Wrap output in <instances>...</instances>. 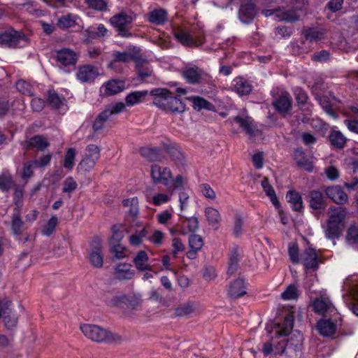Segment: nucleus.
<instances>
[{"mask_svg":"<svg viewBox=\"0 0 358 358\" xmlns=\"http://www.w3.org/2000/svg\"><path fill=\"white\" fill-rule=\"evenodd\" d=\"M150 175L154 184L164 185L168 192L173 193L176 189L182 187L185 183V178L178 175L174 179L169 168L157 164L151 166Z\"/></svg>","mask_w":358,"mask_h":358,"instance_id":"1","label":"nucleus"},{"mask_svg":"<svg viewBox=\"0 0 358 358\" xmlns=\"http://www.w3.org/2000/svg\"><path fill=\"white\" fill-rule=\"evenodd\" d=\"M331 213L327 222L325 236L327 238H338L345 228V220L348 212L345 208L338 206L331 208Z\"/></svg>","mask_w":358,"mask_h":358,"instance_id":"2","label":"nucleus"},{"mask_svg":"<svg viewBox=\"0 0 358 358\" xmlns=\"http://www.w3.org/2000/svg\"><path fill=\"white\" fill-rule=\"evenodd\" d=\"M80 328L87 338L95 342H114L116 341V337L117 340L120 339L119 336L113 335L108 330L98 325L83 324Z\"/></svg>","mask_w":358,"mask_h":358,"instance_id":"3","label":"nucleus"},{"mask_svg":"<svg viewBox=\"0 0 358 358\" xmlns=\"http://www.w3.org/2000/svg\"><path fill=\"white\" fill-rule=\"evenodd\" d=\"M135 19L136 15L133 12L122 11L113 15L110 22L120 36L129 38L132 36L129 26Z\"/></svg>","mask_w":358,"mask_h":358,"instance_id":"4","label":"nucleus"},{"mask_svg":"<svg viewBox=\"0 0 358 358\" xmlns=\"http://www.w3.org/2000/svg\"><path fill=\"white\" fill-rule=\"evenodd\" d=\"M28 44L27 37L21 31L8 29L0 32V45L8 48H22Z\"/></svg>","mask_w":358,"mask_h":358,"instance_id":"5","label":"nucleus"},{"mask_svg":"<svg viewBox=\"0 0 358 358\" xmlns=\"http://www.w3.org/2000/svg\"><path fill=\"white\" fill-rule=\"evenodd\" d=\"M100 157V149L94 144L88 145L85 149V154L77 166L78 171L87 172L92 170Z\"/></svg>","mask_w":358,"mask_h":358,"instance_id":"6","label":"nucleus"},{"mask_svg":"<svg viewBox=\"0 0 358 358\" xmlns=\"http://www.w3.org/2000/svg\"><path fill=\"white\" fill-rule=\"evenodd\" d=\"M181 75L186 83L200 85L206 81L208 75L197 66H186L181 70Z\"/></svg>","mask_w":358,"mask_h":358,"instance_id":"7","label":"nucleus"},{"mask_svg":"<svg viewBox=\"0 0 358 358\" xmlns=\"http://www.w3.org/2000/svg\"><path fill=\"white\" fill-rule=\"evenodd\" d=\"M303 337L300 332L294 333L287 339V344L282 353L287 354L292 358H296L301 355Z\"/></svg>","mask_w":358,"mask_h":358,"instance_id":"8","label":"nucleus"},{"mask_svg":"<svg viewBox=\"0 0 358 358\" xmlns=\"http://www.w3.org/2000/svg\"><path fill=\"white\" fill-rule=\"evenodd\" d=\"M232 120L239 125L250 139L253 140L255 137L261 136L260 130L257 129L256 124L251 117L237 115L234 117Z\"/></svg>","mask_w":358,"mask_h":358,"instance_id":"9","label":"nucleus"},{"mask_svg":"<svg viewBox=\"0 0 358 358\" xmlns=\"http://www.w3.org/2000/svg\"><path fill=\"white\" fill-rule=\"evenodd\" d=\"M150 95L153 96V104L158 108L166 111L173 94L165 88H155L150 91Z\"/></svg>","mask_w":358,"mask_h":358,"instance_id":"10","label":"nucleus"},{"mask_svg":"<svg viewBox=\"0 0 358 358\" xmlns=\"http://www.w3.org/2000/svg\"><path fill=\"white\" fill-rule=\"evenodd\" d=\"M319 257L316 250L308 247L300 254V262L307 270H317L319 266Z\"/></svg>","mask_w":358,"mask_h":358,"instance_id":"11","label":"nucleus"},{"mask_svg":"<svg viewBox=\"0 0 358 358\" xmlns=\"http://www.w3.org/2000/svg\"><path fill=\"white\" fill-rule=\"evenodd\" d=\"M257 14L255 4L251 1H243L238 10V17L241 22L245 24L251 22Z\"/></svg>","mask_w":358,"mask_h":358,"instance_id":"12","label":"nucleus"},{"mask_svg":"<svg viewBox=\"0 0 358 358\" xmlns=\"http://www.w3.org/2000/svg\"><path fill=\"white\" fill-rule=\"evenodd\" d=\"M327 196L334 203L343 205L348 202V196L343 189L339 185H331L325 187Z\"/></svg>","mask_w":358,"mask_h":358,"instance_id":"13","label":"nucleus"},{"mask_svg":"<svg viewBox=\"0 0 358 358\" xmlns=\"http://www.w3.org/2000/svg\"><path fill=\"white\" fill-rule=\"evenodd\" d=\"M78 59V54L70 48H63L57 51V61L64 66H75Z\"/></svg>","mask_w":358,"mask_h":358,"instance_id":"14","label":"nucleus"},{"mask_svg":"<svg viewBox=\"0 0 358 358\" xmlns=\"http://www.w3.org/2000/svg\"><path fill=\"white\" fill-rule=\"evenodd\" d=\"M99 76L97 69L92 65H84L78 67L76 77L82 83H91Z\"/></svg>","mask_w":358,"mask_h":358,"instance_id":"15","label":"nucleus"},{"mask_svg":"<svg viewBox=\"0 0 358 358\" xmlns=\"http://www.w3.org/2000/svg\"><path fill=\"white\" fill-rule=\"evenodd\" d=\"M313 310L320 315H326L335 312L336 310L333 304L326 299H316L313 303Z\"/></svg>","mask_w":358,"mask_h":358,"instance_id":"16","label":"nucleus"},{"mask_svg":"<svg viewBox=\"0 0 358 358\" xmlns=\"http://www.w3.org/2000/svg\"><path fill=\"white\" fill-rule=\"evenodd\" d=\"M309 206L314 210H323L326 207L324 196L319 190H312L308 195Z\"/></svg>","mask_w":358,"mask_h":358,"instance_id":"17","label":"nucleus"},{"mask_svg":"<svg viewBox=\"0 0 358 358\" xmlns=\"http://www.w3.org/2000/svg\"><path fill=\"white\" fill-rule=\"evenodd\" d=\"M273 106L282 115L286 116L292 108V99L289 94L280 96L274 102Z\"/></svg>","mask_w":358,"mask_h":358,"instance_id":"18","label":"nucleus"},{"mask_svg":"<svg viewBox=\"0 0 358 358\" xmlns=\"http://www.w3.org/2000/svg\"><path fill=\"white\" fill-rule=\"evenodd\" d=\"M230 297L237 299L246 294V285L243 278H237L230 285L228 289Z\"/></svg>","mask_w":358,"mask_h":358,"instance_id":"19","label":"nucleus"},{"mask_svg":"<svg viewBox=\"0 0 358 358\" xmlns=\"http://www.w3.org/2000/svg\"><path fill=\"white\" fill-rule=\"evenodd\" d=\"M197 310V304L193 301L182 303L174 309V315L176 317H190Z\"/></svg>","mask_w":358,"mask_h":358,"instance_id":"20","label":"nucleus"},{"mask_svg":"<svg viewBox=\"0 0 358 358\" xmlns=\"http://www.w3.org/2000/svg\"><path fill=\"white\" fill-rule=\"evenodd\" d=\"M317 329L320 335L331 337L336 331V325L330 319H323L317 322Z\"/></svg>","mask_w":358,"mask_h":358,"instance_id":"21","label":"nucleus"},{"mask_svg":"<svg viewBox=\"0 0 358 358\" xmlns=\"http://www.w3.org/2000/svg\"><path fill=\"white\" fill-rule=\"evenodd\" d=\"M294 317L292 313H288L285 317L284 321L281 324H278L275 328L276 333L280 336L289 335L294 327Z\"/></svg>","mask_w":358,"mask_h":358,"instance_id":"22","label":"nucleus"},{"mask_svg":"<svg viewBox=\"0 0 358 358\" xmlns=\"http://www.w3.org/2000/svg\"><path fill=\"white\" fill-rule=\"evenodd\" d=\"M148 260L149 258L147 252L144 250H140L137 252L133 262L136 268L139 271H152V268L148 264Z\"/></svg>","mask_w":358,"mask_h":358,"instance_id":"23","label":"nucleus"},{"mask_svg":"<svg viewBox=\"0 0 358 358\" xmlns=\"http://www.w3.org/2000/svg\"><path fill=\"white\" fill-rule=\"evenodd\" d=\"M131 266L129 264H119L115 268L116 278L120 280H131L134 278L135 272L131 269Z\"/></svg>","mask_w":358,"mask_h":358,"instance_id":"24","label":"nucleus"},{"mask_svg":"<svg viewBox=\"0 0 358 358\" xmlns=\"http://www.w3.org/2000/svg\"><path fill=\"white\" fill-rule=\"evenodd\" d=\"M294 157L299 167L303 169L308 172H311L313 171V166L306 157V154L302 148L296 149L294 152Z\"/></svg>","mask_w":358,"mask_h":358,"instance_id":"25","label":"nucleus"},{"mask_svg":"<svg viewBox=\"0 0 358 358\" xmlns=\"http://www.w3.org/2000/svg\"><path fill=\"white\" fill-rule=\"evenodd\" d=\"M147 16L148 21L155 25H162L168 20L167 12L164 9H155L150 11Z\"/></svg>","mask_w":358,"mask_h":358,"instance_id":"26","label":"nucleus"},{"mask_svg":"<svg viewBox=\"0 0 358 358\" xmlns=\"http://www.w3.org/2000/svg\"><path fill=\"white\" fill-rule=\"evenodd\" d=\"M277 13V20L279 22H294L299 20V15L297 13L296 9L285 10L282 7H278Z\"/></svg>","mask_w":358,"mask_h":358,"instance_id":"27","label":"nucleus"},{"mask_svg":"<svg viewBox=\"0 0 358 358\" xmlns=\"http://www.w3.org/2000/svg\"><path fill=\"white\" fill-rule=\"evenodd\" d=\"M48 146L49 143L48 141L39 135L33 136L29 140L25 141L24 145V148L27 150L36 148L40 150H44Z\"/></svg>","mask_w":358,"mask_h":358,"instance_id":"28","label":"nucleus"},{"mask_svg":"<svg viewBox=\"0 0 358 358\" xmlns=\"http://www.w3.org/2000/svg\"><path fill=\"white\" fill-rule=\"evenodd\" d=\"M328 138L331 145L335 148L343 149L345 146L347 138L340 131H331Z\"/></svg>","mask_w":358,"mask_h":358,"instance_id":"29","label":"nucleus"},{"mask_svg":"<svg viewBox=\"0 0 358 358\" xmlns=\"http://www.w3.org/2000/svg\"><path fill=\"white\" fill-rule=\"evenodd\" d=\"M205 216L208 224L215 229H217L218 225L222 220L219 211L214 208L207 207L205 209Z\"/></svg>","mask_w":358,"mask_h":358,"instance_id":"30","label":"nucleus"},{"mask_svg":"<svg viewBox=\"0 0 358 358\" xmlns=\"http://www.w3.org/2000/svg\"><path fill=\"white\" fill-rule=\"evenodd\" d=\"M15 186L16 183L10 173L8 170L3 171L0 174V189L3 192H8Z\"/></svg>","mask_w":358,"mask_h":358,"instance_id":"31","label":"nucleus"},{"mask_svg":"<svg viewBox=\"0 0 358 358\" xmlns=\"http://www.w3.org/2000/svg\"><path fill=\"white\" fill-rule=\"evenodd\" d=\"M106 94L113 95L123 91L125 88V83L121 80H111L104 85Z\"/></svg>","mask_w":358,"mask_h":358,"instance_id":"32","label":"nucleus"},{"mask_svg":"<svg viewBox=\"0 0 358 358\" xmlns=\"http://www.w3.org/2000/svg\"><path fill=\"white\" fill-rule=\"evenodd\" d=\"M148 94L147 90L134 91L128 94L125 98L126 105L133 106L141 103Z\"/></svg>","mask_w":358,"mask_h":358,"instance_id":"33","label":"nucleus"},{"mask_svg":"<svg viewBox=\"0 0 358 358\" xmlns=\"http://www.w3.org/2000/svg\"><path fill=\"white\" fill-rule=\"evenodd\" d=\"M113 59L108 64V67L114 69L117 62L128 63L133 59V55L128 52L114 51L112 53Z\"/></svg>","mask_w":358,"mask_h":358,"instance_id":"34","label":"nucleus"},{"mask_svg":"<svg viewBox=\"0 0 358 358\" xmlns=\"http://www.w3.org/2000/svg\"><path fill=\"white\" fill-rule=\"evenodd\" d=\"M65 101V98L63 96L59 95L55 90H48L47 102L51 108L59 109L61 106L64 105Z\"/></svg>","mask_w":358,"mask_h":358,"instance_id":"35","label":"nucleus"},{"mask_svg":"<svg viewBox=\"0 0 358 358\" xmlns=\"http://www.w3.org/2000/svg\"><path fill=\"white\" fill-rule=\"evenodd\" d=\"M286 199L294 211H300L303 208L302 198L299 192L289 190L286 194Z\"/></svg>","mask_w":358,"mask_h":358,"instance_id":"36","label":"nucleus"},{"mask_svg":"<svg viewBox=\"0 0 358 358\" xmlns=\"http://www.w3.org/2000/svg\"><path fill=\"white\" fill-rule=\"evenodd\" d=\"M234 84L235 92L240 96L249 94L252 90V85L242 78H236Z\"/></svg>","mask_w":358,"mask_h":358,"instance_id":"37","label":"nucleus"},{"mask_svg":"<svg viewBox=\"0 0 358 358\" xmlns=\"http://www.w3.org/2000/svg\"><path fill=\"white\" fill-rule=\"evenodd\" d=\"M141 155L150 162L160 161L162 158L161 150L156 148H141Z\"/></svg>","mask_w":358,"mask_h":358,"instance_id":"38","label":"nucleus"},{"mask_svg":"<svg viewBox=\"0 0 358 358\" xmlns=\"http://www.w3.org/2000/svg\"><path fill=\"white\" fill-rule=\"evenodd\" d=\"M186 110L185 104L177 97L173 96L169 103L166 113H171L175 114H181Z\"/></svg>","mask_w":358,"mask_h":358,"instance_id":"39","label":"nucleus"},{"mask_svg":"<svg viewBox=\"0 0 358 358\" xmlns=\"http://www.w3.org/2000/svg\"><path fill=\"white\" fill-rule=\"evenodd\" d=\"M306 40L318 41L324 38V29L321 28H308L303 31Z\"/></svg>","mask_w":358,"mask_h":358,"instance_id":"40","label":"nucleus"},{"mask_svg":"<svg viewBox=\"0 0 358 358\" xmlns=\"http://www.w3.org/2000/svg\"><path fill=\"white\" fill-rule=\"evenodd\" d=\"M173 35L184 45H192L194 44V39L189 33L181 27L175 29Z\"/></svg>","mask_w":358,"mask_h":358,"instance_id":"41","label":"nucleus"},{"mask_svg":"<svg viewBox=\"0 0 358 358\" xmlns=\"http://www.w3.org/2000/svg\"><path fill=\"white\" fill-rule=\"evenodd\" d=\"M24 222L22 220L19 210H16L12 215L11 231L14 235H20L22 232Z\"/></svg>","mask_w":358,"mask_h":358,"instance_id":"42","label":"nucleus"},{"mask_svg":"<svg viewBox=\"0 0 358 358\" xmlns=\"http://www.w3.org/2000/svg\"><path fill=\"white\" fill-rule=\"evenodd\" d=\"M262 187L266 194L270 198L272 203L277 207L279 205V201L276 196L275 190L272 185L268 182V180L267 178H264L262 180Z\"/></svg>","mask_w":358,"mask_h":358,"instance_id":"43","label":"nucleus"},{"mask_svg":"<svg viewBox=\"0 0 358 358\" xmlns=\"http://www.w3.org/2000/svg\"><path fill=\"white\" fill-rule=\"evenodd\" d=\"M188 99L192 103V106L196 110H200L201 109H211L212 104L202 97L193 96L189 97Z\"/></svg>","mask_w":358,"mask_h":358,"instance_id":"44","label":"nucleus"},{"mask_svg":"<svg viewBox=\"0 0 358 358\" xmlns=\"http://www.w3.org/2000/svg\"><path fill=\"white\" fill-rule=\"evenodd\" d=\"M183 233L195 232L199 228V221L197 217H191L186 218L182 224Z\"/></svg>","mask_w":358,"mask_h":358,"instance_id":"45","label":"nucleus"},{"mask_svg":"<svg viewBox=\"0 0 358 358\" xmlns=\"http://www.w3.org/2000/svg\"><path fill=\"white\" fill-rule=\"evenodd\" d=\"M110 113L109 110H106L99 113L92 126L94 131H98L103 128L105 123L110 116Z\"/></svg>","mask_w":358,"mask_h":358,"instance_id":"46","label":"nucleus"},{"mask_svg":"<svg viewBox=\"0 0 358 358\" xmlns=\"http://www.w3.org/2000/svg\"><path fill=\"white\" fill-rule=\"evenodd\" d=\"M89 259L92 265L95 268H101L103 266V257L101 251L91 250Z\"/></svg>","mask_w":358,"mask_h":358,"instance_id":"47","label":"nucleus"},{"mask_svg":"<svg viewBox=\"0 0 358 358\" xmlns=\"http://www.w3.org/2000/svg\"><path fill=\"white\" fill-rule=\"evenodd\" d=\"M58 26L62 29H68L76 24V20L72 15H66L61 17L58 21Z\"/></svg>","mask_w":358,"mask_h":358,"instance_id":"48","label":"nucleus"},{"mask_svg":"<svg viewBox=\"0 0 358 358\" xmlns=\"http://www.w3.org/2000/svg\"><path fill=\"white\" fill-rule=\"evenodd\" d=\"M78 185L72 177H68L63 182L62 192L68 193V197H71V194L76 189Z\"/></svg>","mask_w":358,"mask_h":358,"instance_id":"49","label":"nucleus"},{"mask_svg":"<svg viewBox=\"0 0 358 358\" xmlns=\"http://www.w3.org/2000/svg\"><path fill=\"white\" fill-rule=\"evenodd\" d=\"M318 101L320 104V106L322 107V108L324 110V111L332 117H336V113L332 108L331 102L329 99V98L326 96H322L318 97Z\"/></svg>","mask_w":358,"mask_h":358,"instance_id":"50","label":"nucleus"},{"mask_svg":"<svg viewBox=\"0 0 358 358\" xmlns=\"http://www.w3.org/2000/svg\"><path fill=\"white\" fill-rule=\"evenodd\" d=\"M16 88L20 93L24 95L29 96L33 95L32 86L24 80H18L16 83Z\"/></svg>","mask_w":358,"mask_h":358,"instance_id":"51","label":"nucleus"},{"mask_svg":"<svg viewBox=\"0 0 358 358\" xmlns=\"http://www.w3.org/2000/svg\"><path fill=\"white\" fill-rule=\"evenodd\" d=\"M299 291L294 285H290L286 290L281 294V297L284 300H292L297 299Z\"/></svg>","mask_w":358,"mask_h":358,"instance_id":"52","label":"nucleus"},{"mask_svg":"<svg viewBox=\"0 0 358 358\" xmlns=\"http://www.w3.org/2000/svg\"><path fill=\"white\" fill-rule=\"evenodd\" d=\"M288 253L291 262L293 264H299L300 262V255L299 253V248L296 243H290L288 246Z\"/></svg>","mask_w":358,"mask_h":358,"instance_id":"53","label":"nucleus"},{"mask_svg":"<svg viewBox=\"0 0 358 358\" xmlns=\"http://www.w3.org/2000/svg\"><path fill=\"white\" fill-rule=\"evenodd\" d=\"M294 94L298 104L302 107L306 105L308 95L306 92L300 87H296L294 91Z\"/></svg>","mask_w":358,"mask_h":358,"instance_id":"54","label":"nucleus"},{"mask_svg":"<svg viewBox=\"0 0 358 358\" xmlns=\"http://www.w3.org/2000/svg\"><path fill=\"white\" fill-rule=\"evenodd\" d=\"M57 223V217L56 216H52L43 229L42 234L48 236H50L55 231Z\"/></svg>","mask_w":358,"mask_h":358,"instance_id":"55","label":"nucleus"},{"mask_svg":"<svg viewBox=\"0 0 358 358\" xmlns=\"http://www.w3.org/2000/svg\"><path fill=\"white\" fill-rule=\"evenodd\" d=\"M76 157V151L73 148L68 149L65 157L64 166L66 169H71L74 166V160Z\"/></svg>","mask_w":358,"mask_h":358,"instance_id":"56","label":"nucleus"},{"mask_svg":"<svg viewBox=\"0 0 358 358\" xmlns=\"http://www.w3.org/2000/svg\"><path fill=\"white\" fill-rule=\"evenodd\" d=\"M203 245L201 236L197 234H191L189 237V245L190 248L200 250Z\"/></svg>","mask_w":358,"mask_h":358,"instance_id":"57","label":"nucleus"},{"mask_svg":"<svg viewBox=\"0 0 358 358\" xmlns=\"http://www.w3.org/2000/svg\"><path fill=\"white\" fill-rule=\"evenodd\" d=\"M110 251L118 259L125 257V248L120 244L110 245Z\"/></svg>","mask_w":358,"mask_h":358,"instance_id":"58","label":"nucleus"},{"mask_svg":"<svg viewBox=\"0 0 358 358\" xmlns=\"http://www.w3.org/2000/svg\"><path fill=\"white\" fill-rule=\"evenodd\" d=\"M3 321L6 328L10 329L15 327L17 322V317L15 315H11V310L10 313L3 315Z\"/></svg>","mask_w":358,"mask_h":358,"instance_id":"59","label":"nucleus"},{"mask_svg":"<svg viewBox=\"0 0 358 358\" xmlns=\"http://www.w3.org/2000/svg\"><path fill=\"white\" fill-rule=\"evenodd\" d=\"M113 235L110 238L109 245L120 244L124 238L123 233L116 226L112 227Z\"/></svg>","mask_w":358,"mask_h":358,"instance_id":"60","label":"nucleus"},{"mask_svg":"<svg viewBox=\"0 0 358 358\" xmlns=\"http://www.w3.org/2000/svg\"><path fill=\"white\" fill-rule=\"evenodd\" d=\"M347 240L351 243H358V227L352 225L348 230Z\"/></svg>","mask_w":358,"mask_h":358,"instance_id":"61","label":"nucleus"},{"mask_svg":"<svg viewBox=\"0 0 358 358\" xmlns=\"http://www.w3.org/2000/svg\"><path fill=\"white\" fill-rule=\"evenodd\" d=\"M87 5L96 10L103 11L106 9V3L104 0H85Z\"/></svg>","mask_w":358,"mask_h":358,"instance_id":"62","label":"nucleus"},{"mask_svg":"<svg viewBox=\"0 0 358 358\" xmlns=\"http://www.w3.org/2000/svg\"><path fill=\"white\" fill-rule=\"evenodd\" d=\"M311 58L317 62H325L329 59L330 53L327 50H323L314 53Z\"/></svg>","mask_w":358,"mask_h":358,"instance_id":"63","label":"nucleus"},{"mask_svg":"<svg viewBox=\"0 0 358 358\" xmlns=\"http://www.w3.org/2000/svg\"><path fill=\"white\" fill-rule=\"evenodd\" d=\"M172 246L173 248L172 255L175 258H176L178 257V252H182L185 250L184 244L182 243L181 240L178 238H174L173 239Z\"/></svg>","mask_w":358,"mask_h":358,"instance_id":"64","label":"nucleus"}]
</instances>
